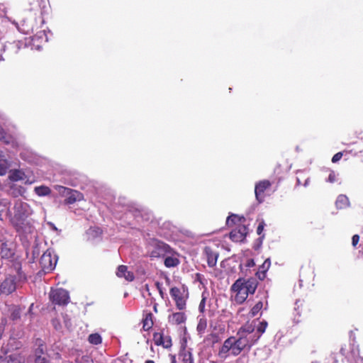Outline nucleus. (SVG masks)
<instances>
[{"label": "nucleus", "instance_id": "2eb2a0df", "mask_svg": "<svg viewBox=\"0 0 363 363\" xmlns=\"http://www.w3.org/2000/svg\"><path fill=\"white\" fill-rule=\"evenodd\" d=\"M16 289V278L9 275L0 284V291L2 294L9 295Z\"/></svg>", "mask_w": 363, "mask_h": 363}, {"label": "nucleus", "instance_id": "f3484780", "mask_svg": "<svg viewBox=\"0 0 363 363\" xmlns=\"http://www.w3.org/2000/svg\"><path fill=\"white\" fill-rule=\"evenodd\" d=\"M203 253L206 256L208 265L213 267L216 265L218 257V252L211 246H206L203 249Z\"/></svg>", "mask_w": 363, "mask_h": 363}, {"label": "nucleus", "instance_id": "e2e57ef3", "mask_svg": "<svg viewBox=\"0 0 363 363\" xmlns=\"http://www.w3.org/2000/svg\"><path fill=\"white\" fill-rule=\"evenodd\" d=\"M4 60V58H2V57H1V56L0 60Z\"/></svg>", "mask_w": 363, "mask_h": 363}, {"label": "nucleus", "instance_id": "393cba45", "mask_svg": "<svg viewBox=\"0 0 363 363\" xmlns=\"http://www.w3.org/2000/svg\"><path fill=\"white\" fill-rule=\"evenodd\" d=\"M270 264L271 262L269 259H267L259 267V270L256 273V275L259 280H264L265 279L266 272L269 269Z\"/></svg>", "mask_w": 363, "mask_h": 363}, {"label": "nucleus", "instance_id": "72a5a7b5", "mask_svg": "<svg viewBox=\"0 0 363 363\" xmlns=\"http://www.w3.org/2000/svg\"><path fill=\"white\" fill-rule=\"evenodd\" d=\"M242 220H245L244 217H240L238 215L232 214L227 218L226 223L228 225H233L240 223Z\"/></svg>", "mask_w": 363, "mask_h": 363}, {"label": "nucleus", "instance_id": "8fccbe9b", "mask_svg": "<svg viewBox=\"0 0 363 363\" xmlns=\"http://www.w3.org/2000/svg\"><path fill=\"white\" fill-rule=\"evenodd\" d=\"M359 241V236L358 235H354L352 238V245L354 247L357 246Z\"/></svg>", "mask_w": 363, "mask_h": 363}, {"label": "nucleus", "instance_id": "2f4dec72", "mask_svg": "<svg viewBox=\"0 0 363 363\" xmlns=\"http://www.w3.org/2000/svg\"><path fill=\"white\" fill-rule=\"evenodd\" d=\"M266 224L264 223V220H262L259 223V225L257 228V233L260 235V237L257 239V242H258V247H259L262 243V241L264 238V235H262L263 230H264V228L265 227Z\"/></svg>", "mask_w": 363, "mask_h": 363}, {"label": "nucleus", "instance_id": "a18cd8bd", "mask_svg": "<svg viewBox=\"0 0 363 363\" xmlns=\"http://www.w3.org/2000/svg\"><path fill=\"white\" fill-rule=\"evenodd\" d=\"M206 301V298L203 297L201 301H200V303L199 306V310L202 313H203L205 311Z\"/></svg>", "mask_w": 363, "mask_h": 363}, {"label": "nucleus", "instance_id": "37998d69", "mask_svg": "<svg viewBox=\"0 0 363 363\" xmlns=\"http://www.w3.org/2000/svg\"><path fill=\"white\" fill-rule=\"evenodd\" d=\"M37 5L35 6L31 7L30 10H38V8L39 7L41 10L45 6V0H36Z\"/></svg>", "mask_w": 363, "mask_h": 363}, {"label": "nucleus", "instance_id": "bf43d9fd", "mask_svg": "<svg viewBox=\"0 0 363 363\" xmlns=\"http://www.w3.org/2000/svg\"><path fill=\"white\" fill-rule=\"evenodd\" d=\"M35 1H36V0H34V1H33L34 2H32V3H31V5H33V4H34V3H35V2H36Z\"/></svg>", "mask_w": 363, "mask_h": 363}, {"label": "nucleus", "instance_id": "de8ad7c7", "mask_svg": "<svg viewBox=\"0 0 363 363\" xmlns=\"http://www.w3.org/2000/svg\"><path fill=\"white\" fill-rule=\"evenodd\" d=\"M336 180H337V179H336V174H335V172L330 171L328 178L327 179V182H328L330 183H334L336 182Z\"/></svg>", "mask_w": 363, "mask_h": 363}, {"label": "nucleus", "instance_id": "4be33fe9", "mask_svg": "<svg viewBox=\"0 0 363 363\" xmlns=\"http://www.w3.org/2000/svg\"><path fill=\"white\" fill-rule=\"evenodd\" d=\"M0 141L4 142L5 144H11L13 147H17L18 144L14 140L13 138L7 134L4 128L0 124Z\"/></svg>", "mask_w": 363, "mask_h": 363}, {"label": "nucleus", "instance_id": "6e6552de", "mask_svg": "<svg viewBox=\"0 0 363 363\" xmlns=\"http://www.w3.org/2000/svg\"><path fill=\"white\" fill-rule=\"evenodd\" d=\"M169 294L175 303L177 308L179 311L185 310L186 308L188 293H186L184 289L174 286L170 289Z\"/></svg>", "mask_w": 363, "mask_h": 363}, {"label": "nucleus", "instance_id": "5701e85b", "mask_svg": "<svg viewBox=\"0 0 363 363\" xmlns=\"http://www.w3.org/2000/svg\"><path fill=\"white\" fill-rule=\"evenodd\" d=\"M0 255L3 259H9L14 255V251L6 242H2L0 246Z\"/></svg>", "mask_w": 363, "mask_h": 363}, {"label": "nucleus", "instance_id": "603ef678", "mask_svg": "<svg viewBox=\"0 0 363 363\" xmlns=\"http://www.w3.org/2000/svg\"><path fill=\"white\" fill-rule=\"evenodd\" d=\"M235 363H242V358H241V357L238 358V359L235 360Z\"/></svg>", "mask_w": 363, "mask_h": 363}, {"label": "nucleus", "instance_id": "09e8293b", "mask_svg": "<svg viewBox=\"0 0 363 363\" xmlns=\"http://www.w3.org/2000/svg\"><path fill=\"white\" fill-rule=\"evenodd\" d=\"M155 284V286H156L157 289L158 290L159 294L161 296V297L164 298V293L163 291L162 284L161 283H160L159 281H156Z\"/></svg>", "mask_w": 363, "mask_h": 363}, {"label": "nucleus", "instance_id": "473e14b6", "mask_svg": "<svg viewBox=\"0 0 363 363\" xmlns=\"http://www.w3.org/2000/svg\"><path fill=\"white\" fill-rule=\"evenodd\" d=\"M182 363H194L193 355L189 351L184 350L179 354Z\"/></svg>", "mask_w": 363, "mask_h": 363}, {"label": "nucleus", "instance_id": "0eeeda50", "mask_svg": "<svg viewBox=\"0 0 363 363\" xmlns=\"http://www.w3.org/2000/svg\"><path fill=\"white\" fill-rule=\"evenodd\" d=\"M170 251V247L166 243L153 239L149 243L148 253L152 258H159L165 256Z\"/></svg>", "mask_w": 363, "mask_h": 363}, {"label": "nucleus", "instance_id": "4468645a", "mask_svg": "<svg viewBox=\"0 0 363 363\" xmlns=\"http://www.w3.org/2000/svg\"><path fill=\"white\" fill-rule=\"evenodd\" d=\"M248 233V228L245 225H238L229 234L230 240L233 242H242Z\"/></svg>", "mask_w": 363, "mask_h": 363}, {"label": "nucleus", "instance_id": "0e129e2a", "mask_svg": "<svg viewBox=\"0 0 363 363\" xmlns=\"http://www.w3.org/2000/svg\"><path fill=\"white\" fill-rule=\"evenodd\" d=\"M77 363H83V362H77Z\"/></svg>", "mask_w": 363, "mask_h": 363}, {"label": "nucleus", "instance_id": "7ed1b4c3", "mask_svg": "<svg viewBox=\"0 0 363 363\" xmlns=\"http://www.w3.org/2000/svg\"><path fill=\"white\" fill-rule=\"evenodd\" d=\"M257 337L253 333V325L245 324L233 336V342L238 355L244 350L250 351L251 347L257 342Z\"/></svg>", "mask_w": 363, "mask_h": 363}, {"label": "nucleus", "instance_id": "79ce46f5", "mask_svg": "<svg viewBox=\"0 0 363 363\" xmlns=\"http://www.w3.org/2000/svg\"><path fill=\"white\" fill-rule=\"evenodd\" d=\"M7 8L4 4H0V21L6 16Z\"/></svg>", "mask_w": 363, "mask_h": 363}, {"label": "nucleus", "instance_id": "bb28decb", "mask_svg": "<svg viewBox=\"0 0 363 363\" xmlns=\"http://www.w3.org/2000/svg\"><path fill=\"white\" fill-rule=\"evenodd\" d=\"M25 173L20 169H11L9 172V179L11 182H18L23 180Z\"/></svg>", "mask_w": 363, "mask_h": 363}, {"label": "nucleus", "instance_id": "5fc2aeb1", "mask_svg": "<svg viewBox=\"0 0 363 363\" xmlns=\"http://www.w3.org/2000/svg\"><path fill=\"white\" fill-rule=\"evenodd\" d=\"M145 363H155V362L153 360H147Z\"/></svg>", "mask_w": 363, "mask_h": 363}, {"label": "nucleus", "instance_id": "680f3d73", "mask_svg": "<svg viewBox=\"0 0 363 363\" xmlns=\"http://www.w3.org/2000/svg\"><path fill=\"white\" fill-rule=\"evenodd\" d=\"M172 363H175V359L174 358Z\"/></svg>", "mask_w": 363, "mask_h": 363}, {"label": "nucleus", "instance_id": "e433bc0d", "mask_svg": "<svg viewBox=\"0 0 363 363\" xmlns=\"http://www.w3.org/2000/svg\"><path fill=\"white\" fill-rule=\"evenodd\" d=\"M179 261L177 258L173 257H167L164 259V264L167 267H174L179 264Z\"/></svg>", "mask_w": 363, "mask_h": 363}, {"label": "nucleus", "instance_id": "3c124183", "mask_svg": "<svg viewBox=\"0 0 363 363\" xmlns=\"http://www.w3.org/2000/svg\"><path fill=\"white\" fill-rule=\"evenodd\" d=\"M255 265V261L253 259H248L246 262L245 266L247 267H252Z\"/></svg>", "mask_w": 363, "mask_h": 363}, {"label": "nucleus", "instance_id": "7c9ffc66", "mask_svg": "<svg viewBox=\"0 0 363 363\" xmlns=\"http://www.w3.org/2000/svg\"><path fill=\"white\" fill-rule=\"evenodd\" d=\"M34 191L39 196H48L51 193L50 189L43 185L35 187Z\"/></svg>", "mask_w": 363, "mask_h": 363}, {"label": "nucleus", "instance_id": "f03ea898", "mask_svg": "<svg viewBox=\"0 0 363 363\" xmlns=\"http://www.w3.org/2000/svg\"><path fill=\"white\" fill-rule=\"evenodd\" d=\"M258 286L255 278H239L231 286L230 290L235 294L234 300L238 303H244L250 294H254Z\"/></svg>", "mask_w": 363, "mask_h": 363}, {"label": "nucleus", "instance_id": "a878e982", "mask_svg": "<svg viewBox=\"0 0 363 363\" xmlns=\"http://www.w3.org/2000/svg\"><path fill=\"white\" fill-rule=\"evenodd\" d=\"M335 206L337 209H345L350 206V201L347 196L340 194L335 201Z\"/></svg>", "mask_w": 363, "mask_h": 363}, {"label": "nucleus", "instance_id": "58836bf2", "mask_svg": "<svg viewBox=\"0 0 363 363\" xmlns=\"http://www.w3.org/2000/svg\"><path fill=\"white\" fill-rule=\"evenodd\" d=\"M10 164L7 160H0V176L6 175Z\"/></svg>", "mask_w": 363, "mask_h": 363}, {"label": "nucleus", "instance_id": "a19ab883", "mask_svg": "<svg viewBox=\"0 0 363 363\" xmlns=\"http://www.w3.org/2000/svg\"><path fill=\"white\" fill-rule=\"evenodd\" d=\"M21 26L23 27L21 28V30L23 33H24L26 34H29V33L33 32V28L32 25L31 26L26 25L25 21H23Z\"/></svg>", "mask_w": 363, "mask_h": 363}, {"label": "nucleus", "instance_id": "b1692460", "mask_svg": "<svg viewBox=\"0 0 363 363\" xmlns=\"http://www.w3.org/2000/svg\"><path fill=\"white\" fill-rule=\"evenodd\" d=\"M153 325L152 313L151 312L145 313L143 319V329L145 331H148L152 328Z\"/></svg>", "mask_w": 363, "mask_h": 363}, {"label": "nucleus", "instance_id": "4c0bfd02", "mask_svg": "<svg viewBox=\"0 0 363 363\" xmlns=\"http://www.w3.org/2000/svg\"><path fill=\"white\" fill-rule=\"evenodd\" d=\"M88 340L91 344L96 345L101 343L102 339L99 334L92 333L89 335Z\"/></svg>", "mask_w": 363, "mask_h": 363}, {"label": "nucleus", "instance_id": "4d7b16f0", "mask_svg": "<svg viewBox=\"0 0 363 363\" xmlns=\"http://www.w3.org/2000/svg\"><path fill=\"white\" fill-rule=\"evenodd\" d=\"M154 311H155V312H157V304H155V305L154 306Z\"/></svg>", "mask_w": 363, "mask_h": 363}, {"label": "nucleus", "instance_id": "f8f14e48", "mask_svg": "<svg viewBox=\"0 0 363 363\" xmlns=\"http://www.w3.org/2000/svg\"><path fill=\"white\" fill-rule=\"evenodd\" d=\"M56 263V258L52 257V253L49 250H46L40 259V264L43 270L45 272L52 270L55 268Z\"/></svg>", "mask_w": 363, "mask_h": 363}, {"label": "nucleus", "instance_id": "9d476101", "mask_svg": "<svg viewBox=\"0 0 363 363\" xmlns=\"http://www.w3.org/2000/svg\"><path fill=\"white\" fill-rule=\"evenodd\" d=\"M220 359H225L230 357V355L236 357L238 356V353L235 348L233 342V336H230L227 338L223 345L219 348L217 354Z\"/></svg>", "mask_w": 363, "mask_h": 363}, {"label": "nucleus", "instance_id": "ea45409f", "mask_svg": "<svg viewBox=\"0 0 363 363\" xmlns=\"http://www.w3.org/2000/svg\"><path fill=\"white\" fill-rule=\"evenodd\" d=\"M16 268L17 269V275H18V279L19 281H25L26 280V274L21 271V264H18L16 266Z\"/></svg>", "mask_w": 363, "mask_h": 363}, {"label": "nucleus", "instance_id": "39448f33", "mask_svg": "<svg viewBox=\"0 0 363 363\" xmlns=\"http://www.w3.org/2000/svg\"><path fill=\"white\" fill-rule=\"evenodd\" d=\"M294 320L296 323L309 320L314 316L312 304L304 300H297L295 303Z\"/></svg>", "mask_w": 363, "mask_h": 363}, {"label": "nucleus", "instance_id": "c85d7f7f", "mask_svg": "<svg viewBox=\"0 0 363 363\" xmlns=\"http://www.w3.org/2000/svg\"><path fill=\"white\" fill-rule=\"evenodd\" d=\"M207 328V319L203 315L199 320V323L196 326V330L198 334L201 337L206 332Z\"/></svg>", "mask_w": 363, "mask_h": 363}, {"label": "nucleus", "instance_id": "423d86ee", "mask_svg": "<svg viewBox=\"0 0 363 363\" xmlns=\"http://www.w3.org/2000/svg\"><path fill=\"white\" fill-rule=\"evenodd\" d=\"M28 49L29 47L23 41L13 40L7 42L4 46L3 51L6 57L10 58L16 55H23Z\"/></svg>", "mask_w": 363, "mask_h": 363}, {"label": "nucleus", "instance_id": "ddd939ff", "mask_svg": "<svg viewBox=\"0 0 363 363\" xmlns=\"http://www.w3.org/2000/svg\"><path fill=\"white\" fill-rule=\"evenodd\" d=\"M152 340L155 345L162 346L166 349L170 348L172 345L171 337L165 335L163 330L160 332L155 333Z\"/></svg>", "mask_w": 363, "mask_h": 363}, {"label": "nucleus", "instance_id": "f257e3e1", "mask_svg": "<svg viewBox=\"0 0 363 363\" xmlns=\"http://www.w3.org/2000/svg\"><path fill=\"white\" fill-rule=\"evenodd\" d=\"M31 214V209L28 203L21 200H17L13 206V215L11 216L10 221L19 233H31L32 226L27 220Z\"/></svg>", "mask_w": 363, "mask_h": 363}, {"label": "nucleus", "instance_id": "c756f323", "mask_svg": "<svg viewBox=\"0 0 363 363\" xmlns=\"http://www.w3.org/2000/svg\"><path fill=\"white\" fill-rule=\"evenodd\" d=\"M220 337L219 335L216 333H211L206 336V337L203 340V342L205 343L214 345L215 344H217L220 342Z\"/></svg>", "mask_w": 363, "mask_h": 363}, {"label": "nucleus", "instance_id": "1a4fd4ad", "mask_svg": "<svg viewBox=\"0 0 363 363\" xmlns=\"http://www.w3.org/2000/svg\"><path fill=\"white\" fill-rule=\"evenodd\" d=\"M55 189L63 196H65V204H73L77 201H82L84 199L83 194L77 191L62 186H57Z\"/></svg>", "mask_w": 363, "mask_h": 363}, {"label": "nucleus", "instance_id": "c03bdc74", "mask_svg": "<svg viewBox=\"0 0 363 363\" xmlns=\"http://www.w3.org/2000/svg\"><path fill=\"white\" fill-rule=\"evenodd\" d=\"M35 363H47L48 360L45 357H43L42 355L37 354L35 355Z\"/></svg>", "mask_w": 363, "mask_h": 363}, {"label": "nucleus", "instance_id": "cd10ccee", "mask_svg": "<svg viewBox=\"0 0 363 363\" xmlns=\"http://www.w3.org/2000/svg\"><path fill=\"white\" fill-rule=\"evenodd\" d=\"M268 323L266 320L261 321L257 327V329H255V325H253V333L255 337H257V341L261 337L262 335L265 332L267 328Z\"/></svg>", "mask_w": 363, "mask_h": 363}, {"label": "nucleus", "instance_id": "13d9d810", "mask_svg": "<svg viewBox=\"0 0 363 363\" xmlns=\"http://www.w3.org/2000/svg\"><path fill=\"white\" fill-rule=\"evenodd\" d=\"M35 1H36V0H34V1H33L34 2H32V3H31V5H33V4H34V3H35V2H36Z\"/></svg>", "mask_w": 363, "mask_h": 363}, {"label": "nucleus", "instance_id": "aec40b11", "mask_svg": "<svg viewBox=\"0 0 363 363\" xmlns=\"http://www.w3.org/2000/svg\"><path fill=\"white\" fill-rule=\"evenodd\" d=\"M168 319L171 324L178 325L186 322V315L184 312H176L170 315Z\"/></svg>", "mask_w": 363, "mask_h": 363}, {"label": "nucleus", "instance_id": "dca6fc26", "mask_svg": "<svg viewBox=\"0 0 363 363\" xmlns=\"http://www.w3.org/2000/svg\"><path fill=\"white\" fill-rule=\"evenodd\" d=\"M271 186L268 180H262L255 185V193L257 200L262 203L264 199V191Z\"/></svg>", "mask_w": 363, "mask_h": 363}, {"label": "nucleus", "instance_id": "20e7f679", "mask_svg": "<svg viewBox=\"0 0 363 363\" xmlns=\"http://www.w3.org/2000/svg\"><path fill=\"white\" fill-rule=\"evenodd\" d=\"M21 347V342L15 338L10 339L7 345L2 347L1 350L4 354L10 353L6 357L7 363H25L26 354L23 350H19Z\"/></svg>", "mask_w": 363, "mask_h": 363}, {"label": "nucleus", "instance_id": "49530a36", "mask_svg": "<svg viewBox=\"0 0 363 363\" xmlns=\"http://www.w3.org/2000/svg\"><path fill=\"white\" fill-rule=\"evenodd\" d=\"M342 155H343L342 152H339L333 155V157H332V162L336 163L337 162H338L339 160H341V158L342 157Z\"/></svg>", "mask_w": 363, "mask_h": 363}, {"label": "nucleus", "instance_id": "c9c22d12", "mask_svg": "<svg viewBox=\"0 0 363 363\" xmlns=\"http://www.w3.org/2000/svg\"><path fill=\"white\" fill-rule=\"evenodd\" d=\"M263 303L262 301H258L250 310L249 315L250 317L256 316L262 309Z\"/></svg>", "mask_w": 363, "mask_h": 363}, {"label": "nucleus", "instance_id": "f704fd0d", "mask_svg": "<svg viewBox=\"0 0 363 363\" xmlns=\"http://www.w3.org/2000/svg\"><path fill=\"white\" fill-rule=\"evenodd\" d=\"M36 345H38V347L35 350V355L40 354L43 355L45 354V352L46 350V345L44 344L42 340L37 339L36 340Z\"/></svg>", "mask_w": 363, "mask_h": 363}, {"label": "nucleus", "instance_id": "052dcab7", "mask_svg": "<svg viewBox=\"0 0 363 363\" xmlns=\"http://www.w3.org/2000/svg\"><path fill=\"white\" fill-rule=\"evenodd\" d=\"M0 219L3 220V218H1V213H0Z\"/></svg>", "mask_w": 363, "mask_h": 363}, {"label": "nucleus", "instance_id": "6e6d98bb", "mask_svg": "<svg viewBox=\"0 0 363 363\" xmlns=\"http://www.w3.org/2000/svg\"><path fill=\"white\" fill-rule=\"evenodd\" d=\"M301 183V181H300V179L299 178H297V184L298 185H300Z\"/></svg>", "mask_w": 363, "mask_h": 363}, {"label": "nucleus", "instance_id": "9b49d317", "mask_svg": "<svg viewBox=\"0 0 363 363\" xmlns=\"http://www.w3.org/2000/svg\"><path fill=\"white\" fill-rule=\"evenodd\" d=\"M69 294L63 289H57L50 293V299L53 304L63 306L69 301Z\"/></svg>", "mask_w": 363, "mask_h": 363}, {"label": "nucleus", "instance_id": "864d4df0", "mask_svg": "<svg viewBox=\"0 0 363 363\" xmlns=\"http://www.w3.org/2000/svg\"><path fill=\"white\" fill-rule=\"evenodd\" d=\"M308 182V179H306L305 180V182H304L303 185H304V186H307Z\"/></svg>", "mask_w": 363, "mask_h": 363}, {"label": "nucleus", "instance_id": "412c9836", "mask_svg": "<svg viewBox=\"0 0 363 363\" xmlns=\"http://www.w3.org/2000/svg\"><path fill=\"white\" fill-rule=\"evenodd\" d=\"M25 192L26 189L23 186L16 184H11L9 185L8 190V194L14 198L23 196Z\"/></svg>", "mask_w": 363, "mask_h": 363}, {"label": "nucleus", "instance_id": "a211bd4d", "mask_svg": "<svg viewBox=\"0 0 363 363\" xmlns=\"http://www.w3.org/2000/svg\"><path fill=\"white\" fill-rule=\"evenodd\" d=\"M23 310V308H22L19 305H11L9 308V318L13 323H16L17 321L20 320L21 318V313Z\"/></svg>", "mask_w": 363, "mask_h": 363}, {"label": "nucleus", "instance_id": "6ab92c4d", "mask_svg": "<svg viewBox=\"0 0 363 363\" xmlns=\"http://www.w3.org/2000/svg\"><path fill=\"white\" fill-rule=\"evenodd\" d=\"M116 275L119 278H124L128 281H132L135 279L133 272L128 270L125 265H119L117 269Z\"/></svg>", "mask_w": 363, "mask_h": 363}]
</instances>
